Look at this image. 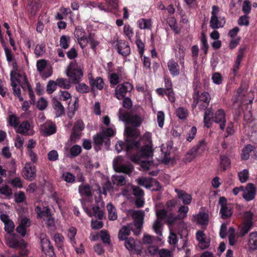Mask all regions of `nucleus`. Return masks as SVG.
<instances>
[{
	"instance_id": "nucleus-45",
	"label": "nucleus",
	"mask_w": 257,
	"mask_h": 257,
	"mask_svg": "<svg viewBox=\"0 0 257 257\" xmlns=\"http://www.w3.org/2000/svg\"><path fill=\"white\" fill-rule=\"evenodd\" d=\"M176 113L177 116L181 119H185L188 116V111L182 107H179L176 109Z\"/></svg>"
},
{
	"instance_id": "nucleus-7",
	"label": "nucleus",
	"mask_w": 257,
	"mask_h": 257,
	"mask_svg": "<svg viewBox=\"0 0 257 257\" xmlns=\"http://www.w3.org/2000/svg\"><path fill=\"white\" fill-rule=\"evenodd\" d=\"M93 140L94 145L99 147V149H100V146L104 144L106 150H109L110 145V139L104 136L101 133H97L94 135L93 137Z\"/></svg>"
},
{
	"instance_id": "nucleus-32",
	"label": "nucleus",
	"mask_w": 257,
	"mask_h": 257,
	"mask_svg": "<svg viewBox=\"0 0 257 257\" xmlns=\"http://www.w3.org/2000/svg\"><path fill=\"white\" fill-rule=\"evenodd\" d=\"M231 161L230 159L225 155H220V165L223 171H225L230 166Z\"/></svg>"
},
{
	"instance_id": "nucleus-48",
	"label": "nucleus",
	"mask_w": 257,
	"mask_h": 257,
	"mask_svg": "<svg viewBox=\"0 0 257 257\" xmlns=\"http://www.w3.org/2000/svg\"><path fill=\"white\" fill-rule=\"evenodd\" d=\"M165 87L167 91H168V93L172 94L173 95L175 96L174 92L172 88V83L170 78L168 77H165L164 78Z\"/></svg>"
},
{
	"instance_id": "nucleus-9",
	"label": "nucleus",
	"mask_w": 257,
	"mask_h": 257,
	"mask_svg": "<svg viewBox=\"0 0 257 257\" xmlns=\"http://www.w3.org/2000/svg\"><path fill=\"white\" fill-rule=\"evenodd\" d=\"M215 123H219L220 128L223 130L225 126L226 119L224 111L220 109H218L215 113V116L213 118Z\"/></svg>"
},
{
	"instance_id": "nucleus-49",
	"label": "nucleus",
	"mask_w": 257,
	"mask_h": 257,
	"mask_svg": "<svg viewBox=\"0 0 257 257\" xmlns=\"http://www.w3.org/2000/svg\"><path fill=\"white\" fill-rule=\"evenodd\" d=\"M210 99V95L207 92H204L201 95H199V100L205 103L206 105V107L208 105Z\"/></svg>"
},
{
	"instance_id": "nucleus-47",
	"label": "nucleus",
	"mask_w": 257,
	"mask_h": 257,
	"mask_svg": "<svg viewBox=\"0 0 257 257\" xmlns=\"http://www.w3.org/2000/svg\"><path fill=\"white\" fill-rule=\"evenodd\" d=\"M76 85V90L79 93H88L89 91V88L88 85L83 83H78Z\"/></svg>"
},
{
	"instance_id": "nucleus-53",
	"label": "nucleus",
	"mask_w": 257,
	"mask_h": 257,
	"mask_svg": "<svg viewBox=\"0 0 257 257\" xmlns=\"http://www.w3.org/2000/svg\"><path fill=\"white\" fill-rule=\"evenodd\" d=\"M139 185L144 186L147 189H150L153 185L152 182H149L146 178H140L137 179Z\"/></svg>"
},
{
	"instance_id": "nucleus-6",
	"label": "nucleus",
	"mask_w": 257,
	"mask_h": 257,
	"mask_svg": "<svg viewBox=\"0 0 257 257\" xmlns=\"http://www.w3.org/2000/svg\"><path fill=\"white\" fill-rule=\"evenodd\" d=\"M23 176L26 180L32 181L36 177V169L34 165L30 163H26L23 170Z\"/></svg>"
},
{
	"instance_id": "nucleus-61",
	"label": "nucleus",
	"mask_w": 257,
	"mask_h": 257,
	"mask_svg": "<svg viewBox=\"0 0 257 257\" xmlns=\"http://www.w3.org/2000/svg\"><path fill=\"white\" fill-rule=\"evenodd\" d=\"M197 128L195 126H192L187 135L186 140L187 141L191 142L195 138L196 135Z\"/></svg>"
},
{
	"instance_id": "nucleus-37",
	"label": "nucleus",
	"mask_w": 257,
	"mask_h": 257,
	"mask_svg": "<svg viewBox=\"0 0 257 257\" xmlns=\"http://www.w3.org/2000/svg\"><path fill=\"white\" fill-rule=\"evenodd\" d=\"M210 26L213 29H218L223 27V24L219 22L218 18L217 16H211L210 21Z\"/></svg>"
},
{
	"instance_id": "nucleus-12",
	"label": "nucleus",
	"mask_w": 257,
	"mask_h": 257,
	"mask_svg": "<svg viewBox=\"0 0 257 257\" xmlns=\"http://www.w3.org/2000/svg\"><path fill=\"white\" fill-rule=\"evenodd\" d=\"M125 151L128 154L132 150H138L140 147V142L137 140H132L128 138L125 139Z\"/></svg>"
},
{
	"instance_id": "nucleus-50",
	"label": "nucleus",
	"mask_w": 257,
	"mask_h": 257,
	"mask_svg": "<svg viewBox=\"0 0 257 257\" xmlns=\"http://www.w3.org/2000/svg\"><path fill=\"white\" fill-rule=\"evenodd\" d=\"M119 77L118 74L112 73L109 77L110 85L112 86L116 85L119 82Z\"/></svg>"
},
{
	"instance_id": "nucleus-40",
	"label": "nucleus",
	"mask_w": 257,
	"mask_h": 257,
	"mask_svg": "<svg viewBox=\"0 0 257 257\" xmlns=\"http://www.w3.org/2000/svg\"><path fill=\"white\" fill-rule=\"evenodd\" d=\"M81 151L82 149L80 146L78 145H74L70 149V158H73L78 156L81 153Z\"/></svg>"
},
{
	"instance_id": "nucleus-36",
	"label": "nucleus",
	"mask_w": 257,
	"mask_h": 257,
	"mask_svg": "<svg viewBox=\"0 0 257 257\" xmlns=\"http://www.w3.org/2000/svg\"><path fill=\"white\" fill-rule=\"evenodd\" d=\"M112 181L113 184H116L118 186H122L126 184L125 177L122 175L113 176Z\"/></svg>"
},
{
	"instance_id": "nucleus-25",
	"label": "nucleus",
	"mask_w": 257,
	"mask_h": 257,
	"mask_svg": "<svg viewBox=\"0 0 257 257\" xmlns=\"http://www.w3.org/2000/svg\"><path fill=\"white\" fill-rule=\"evenodd\" d=\"M198 153L192 148L185 155L183 161L187 164L192 161L196 157Z\"/></svg>"
},
{
	"instance_id": "nucleus-19",
	"label": "nucleus",
	"mask_w": 257,
	"mask_h": 257,
	"mask_svg": "<svg viewBox=\"0 0 257 257\" xmlns=\"http://www.w3.org/2000/svg\"><path fill=\"white\" fill-rule=\"evenodd\" d=\"M175 192L178 194V197L182 199L184 204H190L192 200L191 195L187 194L184 191L179 190L177 189H175Z\"/></svg>"
},
{
	"instance_id": "nucleus-46",
	"label": "nucleus",
	"mask_w": 257,
	"mask_h": 257,
	"mask_svg": "<svg viewBox=\"0 0 257 257\" xmlns=\"http://www.w3.org/2000/svg\"><path fill=\"white\" fill-rule=\"evenodd\" d=\"M139 27L141 29H150L151 27V23L150 20H147L142 19L138 22Z\"/></svg>"
},
{
	"instance_id": "nucleus-39",
	"label": "nucleus",
	"mask_w": 257,
	"mask_h": 257,
	"mask_svg": "<svg viewBox=\"0 0 257 257\" xmlns=\"http://www.w3.org/2000/svg\"><path fill=\"white\" fill-rule=\"evenodd\" d=\"M30 124L28 121H23L19 126L18 128V132L24 134L28 132L30 130Z\"/></svg>"
},
{
	"instance_id": "nucleus-22",
	"label": "nucleus",
	"mask_w": 257,
	"mask_h": 257,
	"mask_svg": "<svg viewBox=\"0 0 257 257\" xmlns=\"http://www.w3.org/2000/svg\"><path fill=\"white\" fill-rule=\"evenodd\" d=\"M198 153L192 148L185 155L183 161L187 164L192 161L196 157Z\"/></svg>"
},
{
	"instance_id": "nucleus-38",
	"label": "nucleus",
	"mask_w": 257,
	"mask_h": 257,
	"mask_svg": "<svg viewBox=\"0 0 257 257\" xmlns=\"http://www.w3.org/2000/svg\"><path fill=\"white\" fill-rule=\"evenodd\" d=\"M163 226V224L161 220L156 219L153 225V228L155 231V233L160 235H162V231L161 228Z\"/></svg>"
},
{
	"instance_id": "nucleus-27",
	"label": "nucleus",
	"mask_w": 257,
	"mask_h": 257,
	"mask_svg": "<svg viewBox=\"0 0 257 257\" xmlns=\"http://www.w3.org/2000/svg\"><path fill=\"white\" fill-rule=\"evenodd\" d=\"M255 147L250 144L246 145L243 149L241 154V158L243 160H247L249 159L250 153L253 151Z\"/></svg>"
},
{
	"instance_id": "nucleus-23",
	"label": "nucleus",
	"mask_w": 257,
	"mask_h": 257,
	"mask_svg": "<svg viewBox=\"0 0 257 257\" xmlns=\"http://www.w3.org/2000/svg\"><path fill=\"white\" fill-rule=\"evenodd\" d=\"M198 153L192 148L185 155L183 161L187 164L192 161L196 157Z\"/></svg>"
},
{
	"instance_id": "nucleus-13",
	"label": "nucleus",
	"mask_w": 257,
	"mask_h": 257,
	"mask_svg": "<svg viewBox=\"0 0 257 257\" xmlns=\"http://www.w3.org/2000/svg\"><path fill=\"white\" fill-rule=\"evenodd\" d=\"M88 79L92 90H94L95 88L98 90L103 89L104 82L101 77H97L96 79H94L91 76V77H89Z\"/></svg>"
},
{
	"instance_id": "nucleus-1",
	"label": "nucleus",
	"mask_w": 257,
	"mask_h": 257,
	"mask_svg": "<svg viewBox=\"0 0 257 257\" xmlns=\"http://www.w3.org/2000/svg\"><path fill=\"white\" fill-rule=\"evenodd\" d=\"M83 74L82 70L78 67L77 64L75 61L70 63L66 70V75L72 80L73 83H78L80 81Z\"/></svg>"
},
{
	"instance_id": "nucleus-18",
	"label": "nucleus",
	"mask_w": 257,
	"mask_h": 257,
	"mask_svg": "<svg viewBox=\"0 0 257 257\" xmlns=\"http://www.w3.org/2000/svg\"><path fill=\"white\" fill-rule=\"evenodd\" d=\"M117 52L123 56H127L131 52L130 48L127 44L120 42L115 45Z\"/></svg>"
},
{
	"instance_id": "nucleus-55",
	"label": "nucleus",
	"mask_w": 257,
	"mask_h": 257,
	"mask_svg": "<svg viewBox=\"0 0 257 257\" xmlns=\"http://www.w3.org/2000/svg\"><path fill=\"white\" fill-rule=\"evenodd\" d=\"M48 105L47 101L43 97H41L37 103V107L40 110H43L46 108Z\"/></svg>"
},
{
	"instance_id": "nucleus-51",
	"label": "nucleus",
	"mask_w": 257,
	"mask_h": 257,
	"mask_svg": "<svg viewBox=\"0 0 257 257\" xmlns=\"http://www.w3.org/2000/svg\"><path fill=\"white\" fill-rule=\"evenodd\" d=\"M9 122L11 126L17 127L19 123V118L15 114H12L9 116Z\"/></svg>"
},
{
	"instance_id": "nucleus-29",
	"label": "nucleus",
	"mask_w": 257,
	"mask_h": 257,
	"mask_svg": "<svg viewBox=\"0 0 257 257\" xmlns=\"http://www.w3.org/2000/svg\"><path fill=\"white\" fill-rule=\"evenodd\" d=\"M249 247L251 250H257V233L252 232L249 235L248 243Z\"/></svg>"
},
{
	"instance_id": "nucleus-63",
	"label": "nucleus",
	"mask_w": 257,
	"mask_h": 257,
	"mask_svg": "<svg viewBox=\"0 0 257 257\" xmlns=\"http://www.w3.org/2000/svg\"><path fill=\"white\" fill-rule=\"evenodd\" d=\"M100 237L104 243L108 244H110V236L107 231L101 230L100 231Z\"/></svg>"
},
{
	"instance_id": "nucleus-64",
	"label": "nucleus",
	"mask_w": 257,
	"mask_h": 257,
	"mask_svg": "<svg viewBox=\"0 0 257 257\" xmlns=\"http://www.w3.org/2000/svg\"><path fill=\"white\" fill-rule=\"evenodd\" d=\"M26 199V196L24 192L20 191L18 194H15V201L17 203L23 202Z\"/></svg>"
},
{
	"instance_id": "nucleus-62",
	"label": "nucleus",
	"mask_w": 257,
	"mask_h": 257,
	"mask_svg": "<svg viewBox=\"0 0 257 257\" xmlns=\"http://www.w3.org/2000/svg\"><path fill=\"white\" fill-rule=\"evenodd\" d=\"M47 61L45 59L39 60L37 62V68L38 71L42 72L46 67Z\"/></svg>"
},
{
	"instance_id": "nucleus-60",
	"label": "nucleus",
	"mask_w": 257,
	"mask_h": 257,
	"mask_svg": "<svg viewBox=\"0 0 257 257\" xmlns=\"http://www.w3.org/2000/svg\"><path fill=\"white\" fill-rule=\"evenodd\" d=\"M206 147V142L204 140H200L197 144L192 147L194 150H195L198 153L199 152V151H201L202 152L205 150Z\"/></svg>"
},
{
	"instance_id": "nucleus-44",
	"label": "nucleus",
	"mask_w": 257,
	"mask_h": 257,
	"mask_svg": "<svg viewBox=\"0 0 257 257\" xmlns=\"http://www.w3.org/2000/svg\"><path fill=\"white\" fill-rule=\"evenodd\" d=\"M239 180L241 183L246 182L249 178V172L247 169H244L238 173Z\"/></svg>"
},
{
	"instance_id": "nucleus-14",
	"label": "nucleus",
	"mask_w": 257,
	"mask_h": 257,
	"mask_svg": "<svg viewBox=\"0 0 257 257\" xmlns=\"http://www.w3.org/2000/svg\"><path fill=\"white\" fill-rule=\"evenodd\" d=\"M131 224L128 223L126 225H123L119 230L118 233V238L119 240H124L128 238V236L131 234Z\"/></svg>"
},
{
	"instance_id": "nucleus-16",
	"label": "nucleus",
	"mask_w": 257,
	"mask_h": 257,
	"mask_svg": "<svg viewBox=\"0 0 257 257\" xmlns=\"http://www.w3.org/2000/svg\"><path fill=\"white\" fill-rule=\"evenodd\" d=\"M52 105L55 111V114L57 117H59L64 114V108L61 103L56 98H53L52 99Z\"/></svg>"
},
{
	"instance_id": "nucleus-57",
	"label": "nucleus",
	"mask_w": 257,
	"mask_h": 257,
	"mask_svg": "<svg viewBox=\"0 0 257 257\" xmlns=\"http://www.w3.org/2000/svg\"><path fill=\"white\" fill-rule=\"evenodd\" d=\"M113 190V187L110 181L107 180L102 186V194L106 195L107 191L110 192Z\"/></svg>"
},
{
	"instance_id": "nucleus-3",
	"label": "nucleus",
	"mask_w": 257,
	"mask_h": 257,
	"mask_svg": "<svg viewBox=\"0 0 257 257\" xmlns=\"http://www.w3.org/2000/svg\"><path fill=\"white\" fill-rule=\"evenodd\" d=\"M133 89V85L129 82H124L118 84L115 89V97L119 100L123 98L127 92H131Z\"/></svg>"
},
{
	"instance_id": "nucleus-59",
	"label": "nucleus",
	"mask_w": 257,
	"mask_h": 257,
	"mask_svg": "<svg viewBox=\"0 0 257 257\" xmlns=\"http://www.w3.org/2000/svg\"><path fill=\"white\" fill-rule=\"evenodd\" d=\"M92 209L94 216L97 217L99 219H102L104 213L100 209V207L98 206H93Z\"/></svg>"
},
{
	"instance_id": "nucleus-26",
	"label": "nucleus",
	"mask_w": 257,
	"mask_h": 257,
	"mask_svg": "<svg viewBox=\"0 0 257 257\" xmlns=\"http://www.w3.org/2000/svg\"><path fill=\"white\" fill-rule=\"evenodd\" d=\"M79 192L81 196L90 197L92 195L90 186L88 184H81L79 186Z\"/></svg>"
},
{
	"instance_id": "nucleus-41",
	"label": "nucleus",
	"mask_w": 257,
	"mask_h": 257,
	"mask_svg": "<svg viewBox=\"0 0 257 257\" xmlns=\"http://www.w3.org/2000/svg\"><path fill=\"white\" fill-rule=\"evenodd\" d=\"M70 40V38L68 36L63 35L61 37L60 39V46L61 48L64 49H67L69 46V43Z\"/></svg>"
},
{
	"instance_id": "nucleus-58",
	"label": "nucleus",
	"mask_w": 257,
	"mask_h": 257,
	"mask_svg": "<svg viewBox=\"0 0 257 257\" xmlns=\"http://www.w3.org/2000/svg\"><path fill=\"white\" fill-rule=\"evenodd\" d=\"M184 56L185 54L183 47H182V45H180L179 47L178 54L176 55V57H177L179 58L180 62V64H181L183 67H184Z\"/></svg>"
},
{
	"instance_id": "nucleus-11",
	"label": "nucleus",
	"mask_w": 257,
	"mask_h": 257,
	"mask_svg": "<svg viewBox=\"0 0 257 257\" xmlns=\"http://www.w3.org/2000/svg\"><path fill=\"white\" fill-rule=\"evenodd\" d=\"M124 135L126 138L137 140L140 136V132L136 127L126 126L124 130Z\"/></svg>"
},
{
	"instance_id": "nucleus-33",
	"label": "nucleus",
	"mask_w": 257,
	"mask_h": 257,
	"mask_svg": "<svg viewBox=\"0 0 257 257\" xmlns=\"http://www.w3.org/2000/svg\"><path fill=\"white\" fill-rule=\"evenodd\" d=\"M220 214H221V218L226 219L230 218L232 216V212L228 206L224 207L222 206L221 207Z\"/></svg>"
},
{
	"instance_id": "nucleus-10",
	"label": "nucleus",
	"mask_w": 257,
	"mask_h": 257,
	"mask_svg": "<svg viewBox=\"0 0 257 257\" xmlns=\"http://www.w3.org/2000/svg\"><path fill=\"white\" fill-rule=\"evenodd\" d=\"M197 240L199 241L198 246L202 249L207 248L210 245V241L206 240L205 234L201 230H198L196 233Z\"/></svg>"
},
{
	"instance_id": "nucleus-28",
	"label": "nucleus",
	"mask_w": 257,
	"mask_h": 257,
	"mask_svg": "<svg viewBox=\"0 0 257 257\" xmlns=\"http://www.w3.org/2000/svg\"><path fill=\"white\" fill-rule=\"evenodd\" d=\"M106 208L108 211V219L112 221L116 220L117 215L114 206L111 203H109L107 205Z\"/></svg>"
},
{
	"instance_id": "nucleus-4",
	"label": "nucleus",
	"mask_w": 257,
	"mask_h": 257,
	"mask_svg": "<svg viewBox=\"0 0 257 257\" xmlns=\"http://www.w3.org/2000/svg\"><path fill=\"white\" fill-rule=\"evenodd\" d=\"M144 216L145 212L144 211L133 210L132 212V217L134 219V225L137 229L139 230L138 232H134L136 235L140 234V230L143 227Z\"/></svg>"
},
{
	"instance_id": "nucleus-56",
	"label": "nucleus",
	"mask_w": 257,
	"mask_h": 257,
	"mask_svg": "<svg viewBox=\"0 0 257 257\" xmlns=\"http://www.w3.org/2000/svg\"><path fill=\"white\" fill-rule=\"evenodd\" d=\"M4 229L8 233L13 232L15 229V224L14 222L11 220L5 222Z\"/></svg>"
},
{
	"instance_id": "nucleus-8",
	"label": "nucleus",
	"mask_w": 257,
	"mask_h": 257,
	"mask_svg": "<svg viewBox=\"0 0 257 257\" xmlns=\"http://www.w3.org/2000/svg\"><path fill=\"white\" fill-rule=\"evenodd\" d=\"M256 194V188L253 183H248L244 189L242 197L246 201L253 200Z\"/></svg>"
},
{
	"instance_id": "nucleus-31",
	"label": "nucleus",
	"mask_w": 257,
	"mask_h": 257,
	"mask_svg": "<svg viewBox=\"0 0 257 257\" xmlns=\"http://www.w3.org/2000/svg\"><path fill=\"white\" fill-rule=\"evenodd\" d=\"M156 91L158 95L161 96H163L164 94H166L167 95L168 99L171 102H175L176 100L175 96L173 95L172 94H169L168 93V91H167L166 88H159L156 89Z\"/></svg>"
},
{
	"instance_id": "nucleus-2",
	"label": "nucleus",
	"mask_w": 257,
	"mask_h": 257,
	"mask_svg": "<svg viewBox=\"0 0 257 257\" xmlns=\"http://www.w3.org/2000/svg\"><path fill=\"white\" fill-rule=\"evenodd\" d=\"M40 239L42 250L46 255L48 257H55L54 247L47 235L42 233L40 234Z\"/></svg>"
},
{
	"instance_id": "nucleus-5",
	"label": "nucleus",
	"mask_w": 257,
	"mask_h": 257,
	"mask_svg": "<svg viewBox=\"0 0 257 257\" xmlns=\"http://www.w3.org/2000/svg\"><path fill=\"white\" fill-rule=\"evenodd\" d=\"M7 243L10 247L14 248L27 246V243L24 239H21L16 234H12L10 237L7 238Z\"/></svg>"
},
{
	"instance_id": "nucleus-15",
	"label": "nucleus",
	"mask_w": 257,
	"mask_h": 257,
	"mask_svg": "<svg viewBox=\"0 0 257 257\" xmlns=\"http://www.w3.org/2000/svg\"><path fill=\"white\" fill-rule=\"evenodd\" d=\"M134 166L131 163L122 164L117 167H114V171L118 173H125L129 176L131 175L134 170Z\"/></svg>"
},
{
	"instance_id": "nucleus-24",
	"label": "nucleus",
	"mask_w": 257,
	"mask_h": 257,
	"mask_svg": "<svg viewBox=\"0 0 257 257\" xmlns=\"http://www.w3.org/2000/svg\"><path fill=\"white\" fill-rule=\"evenodd\" d=\"M198 153L192 148L185 155L183 161L187 164L192 161L196 157Z\"/></svg>"
},
{
	"instance_id": "nucleus-35",
	"label": "nucleus",
	"mask_w": 257,
	"mask_h": 257,
	"mask_svg": "<svg viewBox=\"0 0 257 257\" xmlns=\"http://www.w3.org/2000/svg\"><path fill=\"white\" fill-rule=\"evenodd\" d=\"M56 132V126L55 123H51L46 126L43 131L44 135L46 136H49L55 134Z\"/></svg>"
},
{
	"instance_id": "nucleus-42",
	"label": "nucleus",
	"mask_w": 257,
	"mask_h": 257,
	"mask_svg": "<svg viewBox=\"0 0 257 257\" xmlns=\"http://www.w3.org/2000/svg\"><path fill=\"white\" fill-rule=\"evenodd\" d=\"M124 240V245L125 247L129 250L133 251L135 247L136 246L135 241L134 238L130 237Z\"/></svg>"
},
{
	"instance_id": "nucleus-20",
	"label": "nucleus",
	"mask_w": 257,
	"mask_h": 257,
	"mask_svg": "<svg viewBox=\"0 0 257 257\" xmlns=\"http://www.w3.org/2000/svg\"><path fill=\"white\" fill-rule=\"evenodd\" d=\"M143 122V120L137 114H132L129 117L128 121H127V123L131 124L132 126L131 127H139Z\"/></svg>"
},
{
	"instance_id": "nucleus-52",
	"label": "nucleus",
	"mask_w": 257,
	"mask_h": 257,
	"mask_svg": "<svg viewBox=\"0 0 257 257\" xmlns=\"http://www.w3.org/2000/svg\"><path fill=\"white\" fill-rule=\"evenodd\" d=\"M57 84L56 81L50 80L47 84L46 90L48 94H52L56 89Z\"/></svg>"
},
{
	"instance_id": "nucleus-43",
	"label": "nucleus",
	"mask_w": 257,
	"mask_h": 257,
	"mask_svg": "<svg viewBox=\"0 0 257 257\" xmlns=\"http://www.w3.org/2000/svg\"><path fill=\"white\" fill-rule=\"evenodd\" d=\"M85 31L84 29L80 28H76L74 32L75 37L77 38L78 41L84 40L86 39L85 36Z\"/></svg>"
},
{
	"instance_id": "nucleus-54",
	"label": "nucleus",
	"mask_w": 257,
	"mask_h": 257,
	"mask_svg": "<svg viewBox=\"0 0 257 257\" xmlns=\"http://www.w3.org/2000/svg\"><path fill=\"white\" fill-rule=\"evenodd\" d=\"M0 194L9 197L12 195L13 192L9 186L5 185L0 187Z\"/></svg>"
},
{
	"instance_id": "nucleus-30",
	"label": "nucleus",
	"mask_w": 257,
	"mask_h": 257,
	"mask_svg": "<svg viewBox=\"0 0 257 257\" xmlns=\"http://www.w3.org/2000/svg\"><path fill=\"white\" fill-rule=\"evenodd\" d=\"M208 214L205 212H199L197 216V222L201 225H207L208 223Z\"/></svg>"
},
{
	"instance_id": "nucleus-21",
	"label": "nucleus",
	"mask_w": 257,
	"mask_h": 257,
	"mask_svg": "<svg viewBox=\"0 0 257 257\" xmlns=\"http://www.w3.org/2000/svg\"><path fill=\"white\" fill-rule=\"evenodd\" d=\"M140 155L142 157L149 158L153 156V150L151 146L147 145L143 146L140 150Z\"/></svg>"
},
{
	"instance_id": "nucleus-34",
	"label": "nucleus",
	"mask_w": 257,
	"mask_h": 257,
	"mask_svg": "<svg viewBox=\"0 0 257 257\" xmlns=\"http://www.w3.org/2000/svg\"><path fill=\"white\" fill-rule=\"evenodd\" d=\"M57 86L64 89H69L71 87L70 81L67 79L59 78L56 80Z\"/></svg>"
},
{
	"instance_id": "nucleus-17",
	"label": "nucleus",
	"mask_w": 257,
	"mask_h": 257,
	"mask_svg": "<svg viewBox=\"0 0 257 257\" xmlns=\"http://www.w3.org/2000/svg\"><path fill=\"white\" fill-rule=\"evenodd\" d=\"M168 67L173 76H178L180 74L179 66L177 62L171 59L168 62Z\"/></svg>"
}]
</instances>
